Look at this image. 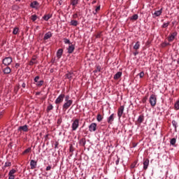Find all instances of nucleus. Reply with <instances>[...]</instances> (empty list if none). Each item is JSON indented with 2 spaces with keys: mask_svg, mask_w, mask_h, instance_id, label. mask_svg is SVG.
I'll return each instance as SVG.
<instances>
[{
  "mask_svg": "<svg viewBox=\"0 0 179 179\" xmlns=\"http://www.w3.org/2000/svg\"><path fill=\"white\" fill-rule=\"evenodd\" d=\"M176 37H177V31L173 32V33L168 37V41H169V43H171V41H174V38H176Z\"/></svg>",
  "mask_w": 179,
  "mask_h": 179,
  "instance_id": "9",
  "label": "nucleus"
},
{
  "mask_svg": "<svg viewBox=\"0 0 179 179\" xmlns=\"http://www.w3.org/2000/svg\"><path fill=\"white\" fill-rule=\"evenodd\" d=\"M64 44H71V41L66 38H64Z\"/></svg>",
  "mask_w": 179,
  "mask_h": 179,
  "instance_id": "37",
  "label": "nucleus"
},
{
  "mask_svg": "<svg viewBox=\"0 0 179 179\" xmlns=\"http://www.w3.org/2000/svg\"><path fill=\"white\" fill-rule=\"evenodd\" d=\"M51 37H52V34H51L50 31L47 32L46 34H45L43 40H48V38H51Z\"/></svg>",
  "mask_w": 179,
  "mask_h": 179,
  "instance_id": "20",
  "label": "nucleus"
},
{
  "mask_svg": "<svg viewBox=\"0 0 179 179\" xmlns=\"http://www.w3.org/2000/svg\"><path fill=\"white\" fill-rule=\"evenodd\" d=\"M50 73H52V72H54V69H51L50 70Z\"/></svg>",
  "mask_w": 179,
  "mask_h": 179,
  "instance_id": "55",
  "label": "nucleus"
},
{
  "mask_svg": "<svg viewBox=\"0 0 179 179\" xmlns=\"http://www.w3.org/2000/svg\"><path fill=\"white\" fill-rule=\"evenodd\" d=\"M100 71H101V66H96V69L94 70V72L95 73H96V72H100Z\"/></svg>",
  "mask_w": 179,
  "mask_h": 179,
  "instance_id": "39",
  "label": "nucleus"
},
{
  "mask_svg": "<svg viewBox=\"0 0 179 179\" xmlns=\"http://www.w3.org/2000/svg\"><path fill=\"white\" fill-rule=\"evenodd\" d=\"M2 117V112H0V118Z\"/></svg>",
  "mask_w": 179,
  "mask_h": 179,
  "instance_id": "58",
  "label": "nucleus"
},
{
  "mask_svg": "<svg viewBox=\"0 0 179 179\" xmlns=\"http://www.w3.org/2000/svg\"><path fill=\"white\" fill-rule=\"evenodd\" d=\"M57 124H61V119H59V120H57Z\"/></svg>",
  "mask_w": 179,
  "mask_h": 179,
  "instance_id": "56",
  "label": "nucleus"
},
{
  "mask_svg": "<svg viewBox=\"0 0 179 179\" xmlns=\"http://www.w3.org/2000/svg\"><path fill=\"white\" fill-rule=\"evenodd\" d=\"M87 1H89V0H87Z\"/></svg>",
  "mask_w": 179,
  "mask_h": 179,
  "instance_id": "61",
  "label": "nucleus"
},
{
  "mask_svg": "<svg viewBox=\"0 0 179 179\" xmlns=\"http://www.w3.org/2000/svg\"><path fill=\"white\" fill-rule=\"evenodd\" d=\"M92 5H94V3H96V0H94L92 2Z\"/></svg>",
  "mask_w": 179,
  "mask_h": 179,
  "instance_id": "57",
  "label": "nucleus"
},
{
  "mask_svg": "<svg viewBox=\"0 0 179 179\" xmlns=\"http://www.w3.org/2000/svg\"><path fill=\"white\" fill-rule=\"evenodd\" d=\"M169 22H164V23L162 24L163 29H166V27H169Z\"/></svg>",
  "mask_w": 179,
  "mask_h": 179,
  "instance_id": "44",
  "label": "nucleus"
},
{
  "mask_svg": "<svg viewBox=\"0 0 179 179\" xmlns=\"http://www.w3.org/2000/svg\"><path fill=\"white\" fill-rule=\"evenodd\" d=\"M31 19L32 22H36V20H37V15H31Z\"/></svg>",
  "mask_w": 179,
  "mask_h": 179,
  "instance_id": "40",
  "label": "nucleus"
},
{
  "mask_svg": "<svg viewBox=\"0 0 179 179\" xmlns=\"http://www.w3.org/2000/svg\"><path fill=\"white\" fill-rule=\"evenodd\" d=\"M30 8H32V9H35L36 10H38L40 9V3L37 1H34L30 3Z\"/></svg>",
  "mask_w": 179,
  "mask_h": 179,
  "instance_id": "3",
  "label": "nucleus"
},
{
  "mask_svg": "<svg viewBox=\"0 0 179 179\" xmlns=\"http://www.w3.org/2000/svg\"><path fill=\"white\" fill-rule=\"evenodd\" d=\"M69 54H72L75 51V45L71 44L67 48Z\"/></svg>",
  "mask_w": 179,
  "mask_h": 179,
  "instance_id": "14",
  "label": "nucleus"
},
{
  "mask_svg": "<svg viewBox=\"0 0 179 179\" xmlns=\"http://www.w3.org/2000/svg\"><path fill=\"white\" fill-rule=\"evenodd\" d=\"M51 170V166H48L46 167V171H50Z\"/></svg>",
  "mask_w": 179,
  "mask_h": 179,
  "instance_id": "53",
  "label": "nucleus"
},
{
  "mask_svg": "<svg viewBox=\"0 0 179 179\" xmlns=\"http://www.w3.org/2000/svg\"><path fill=\"white\" fill-rule=\"evenodd\" d=\"M122 76V72L121 71H118L117 73H116L114 76H113V79L115 80H117V79H120V78H121Z\"/></svg>",
  "mask_w": 179,
  "mask_h": 179,
  "instance_id": "15",
  "label": "nucleus"
},
{
  "mask_svg": "<svg viewBox=\"0 0 179 179\" xmlns=\"http://www.w3.org/2000/svg\"><path fill=\"white\" fill-rule=\"evenodd\" d=\"M88 128H89L90 132H96L97 129V124L92 122L89 125Z\"/></svg>",
  "mask_w": 179,
  "mask_h": 179,
  "instance_id": "7",
  "label": "nucleus"
},
{
  "mask_svg": "<svg viewBox=\"0 0 179 179\" xmlns=\"http://www.w3.org/2000/svg\"><path fill=\"white\" fill-rule=\"evenodd\" d=\"M78 3H79V0H71V5H72L73 8H76Z\"/></svg>",
  "mask_w": 179,
  "mask_h": 179,
  "instance_id": "22",
  "label": "nucleus"
},
{
  "mask_svg": "<svg viewBox=\"0 0 179 179\" xmlns=\"http://www.w3.org/2000/svg\"><path fill=\"white\" fill-rule=\"evenodd\" d=\"M166 45H169V43L166 42H164L162 44V47H166Z\"/></svg>",
  "mask_w": 179,
  "mask_h": 179,
  "instance_id": "50",
  "label": "nucleus"
},
{
  "mask_svg": "<svg viewBox=\"0 0 179 179\" xmlns=\"http://www.w3.org/2000/svg\"><path fill=\"white\" fill-rule=\"evenodd\" d=\"M74 76H75V74H73V73L72 72H69L67 74H66V78L69 79V80H72Z\"/></svg>",
  "mask_w": 179,
  "mask_h": 179,
  "instance_id": "18",
  "label": "nucleus"
},
{
  "mask_svg": "<svg viewBox=\"0 0 179 179\" xmlns=\"http://www.w3.org/2000/svg\"><path fill=\"white\" fill-rule=\"evenodd\" d=\"M100 8H101V6L99 5L98 6H96V9H95V11L93 12V14L94 15H96L97 13L99 12V10H100Z\"/></svg>",
  "mask_w": 179,
  "mask_h": 179,
  "instance_id": "34",
  "label": "nucleus"
},
{
  "mask_svg": "<svg viewBox=\"0 0 179 179\" xmlns=\"http://www.w3.org/2000/svg\"><path fill=\"white\" fill-rule=\"evenodd\" d=\"M22 87H23V89H24L26 87V83H23L22 84Z\"/></svg>",
  "mask_w": 179,
  "mask_h": 179,
  "instance_id": "54",
  "label": "nucleus"
},
{
  "mask_svg": "<svg viewBox=\"0 0 179 179\" xmlns=\"http://www.w3.org/2000/svg\"><path fill=\"white\" fill-rule=\"evenodd\" d=\"M38 79H40V77L37 76L34 78V80L36 83H37L38 82Z\"/></svg>",
  "mask_w": 179,
  "mask_h": 179,
  "instance_id": "45",
  "label": "nucleus"
},
{
  "mask_svg": "<svg viewBox=\"0 0 179 179\" xmlns=\"http://www.w3.org/2000/svg\"><path fill=\"white\" fill-rule=\"evenodd\" d=\"M18 131H23V132H27V131H29V126H27V124L20 126L18 128Z\"/></svg>",
  "mask_w": 179,
  "mask_h": 179,
  "instance_id": "12",
  "label": "nucleus"
},
{
  "mask_svg": "<svg viewBox=\"0 0 179 179\" xmlns=\"http://www.w3.org/2000/svg\"><path fill=\"white\" fill-rule=\"evenodd\" d=\"M79 128V119H75L71 124L72 131H76Z\"/></svg>",
  "mask_w": 179,
  "mask_h": 179,
  "instance_id": "2",
  "label": "nucleus"
},
{
  "mask_svg": "<svg viewBox=\"0 0 179 179\" xmlns=\"http://www.w3.org/2000/svg\"><path fill=\"white\" fill-rule=\"evenodd\" d=\"M64 99H65V94H60L55 101V104H61L64 101Z\"/></svg>",
  "mask_w": 179,
  "mask_h": 179,
  "instance_id": "5",
  "label": "nucleus"
},
{
  "mask_svg": "<svg viewBox=\"0 0 179 179\" xmlns=\"http://www.w3.org/2000/svg\"><path fill=\"white\" fill-rule=\"evenodd\" d=\"M115 164L116 166H118L120 164V157H117V160L115 161Z\"/></svg>",
  "mask_w": 179,
  "mask_h": 179,
  "instance_id": "46",
  "label": "nucleus"
},
{
  "mask_svg": "<svg viewBox=\"0 0 179 179\" xmlns=\"http://www.w3.org/2000/svg\"><path fill=\"white\" fill-rule=\"evenodd\" d=\"M12 10H17L19 9V6H17V5H13L11 7Z\"/></svg>",
  "mask_w": 179,
  "mask_h": 179,
  "instance_id": "38",
  "label": "nucleus"
},
{
  "mask_svg": "<svg viewBox=\"0 0 179 179\" xmlns=\"http://www.w3.org/2000/svg\"><path fill=\"white\" fill-rule=\"evenodd\" d=\"M10 166H12V163L10 162H6L3 166V169H6V167H10Z\"/></svg>",
  "mask_w": 179,
  "mask_h": 179,
  "instance_id": "27",
  "label": "nucleus"
},
{
  "mask_svg": "<svg viewBox=\"0 0 179 179\" xmlns=\"http://www.w3.org/2000/svg\"><path fill=\"white\" fill-rule=\"evenodd\" d=\"M146 101V99L143 100V103H145Z\"/></svg>",
  "mask_w": 179,
  "mask_h": 179,
  "instance_id": "59",
  "label": "nucleus"
},
{
  "mask_svg": "<svg viewBox=\"0 0 179 179\" xmlns=\"http://www.w3.org/2000/svg\"><path fill=\"white\" fill-rule=\"evenodd\" d=\"M138 122H139L140 124H142V122H143V115L138 116Z\"/></svg>",
  "mask_w": 179,
  "mask_h": 179,
  "instance_id": "32",
  "label": "nucleus"
},
{
  "mask_svg": "<svg viewBox=\"0 0 179 179\" xmlns=\"http://www.w3.org/2000/svg\"><path fill=\"white\" fill-rule=\"evenodd\" d=\"M64 52V50L62 49H59L57 52V58H58V59H59L61 58V57H62V54Z\"/></svg>",
  "mask_w": 179,
  "mask_h": 179,
  "instance_id": "19",
  "label": "nucleus"
},
{
  "mask_svg": "<svg viewBox=\"0 0 179 179\" xmlns=\"http://www.w3.org/2000/svg\"><path fill=\"white\" fill-rule=\"evenodd\" d=\"M140 47H141V43H139V41H137L136 43V44L134 45V50H139Z\"/></svg>",
  "mask_w": 179,
  "mask_h": 179,
  "instance_id": "25",
  "label": "nucleus"
},
{
  "mask_svg": "<svg viewBox=\"0 0 179 179\" xmlns=\"http://www.w3.org/2000/svg\"><path fill=\"white\" fill-rule=\"evenodd\" d=\"M138 76H140V78H143V76H145V73H143V71H141Z\"/></svg>",
  "mask_w": 179,
  "mask_h": 179,
  "instance_id": "48",
  "label": "nucleus"
},
{
  "mask_svg": "<svg viewBox=\"0 0 179 179\" xmlns=\"http://www.w3.org/2000/svg\"><path fill=\"white\" fill-rule=\"evenodd\" d=\"M114 122V113H112L107 119L108 124H113Z\"/></svg>",
  "mask_w": 179,
  "mask_h": 179,
  "instance_id": "16",
  "label": "nucleus"
},
{
  "mask_svg": "<svg viewBox=\"0 0 179 179\" xmlns=\"http://www.w3.org/2000/svg\"><path fill=\"white\" fill-rule=\"evenodd\" d=\"M2 63L5 66H9V65L12 64V57H5L3 59Z\"/></svg>",
  "mask_w": 179,
  "mask_h": 179,
  "instance_id": "4",
  "label": "nucleus"
},
{
  "mask_svg": "<svg viewBox=\"0 0 179 179\" xmlns=\"http://www.w3.org/2000/svg\"><path fill=\"white\" fill-rule=\"evenodd\" d=\"M71 26H78V20H73L70 22Z\"/></svg>",
  "mask_w": 179,
  "mask_h": 179,
  "instance_id": "24",
  "label": "nucleus"
},
{
  "mask_svg": "<svg viewBox=\"0 0 179 179\" xmlns=\"http://www.w3.org/2000/svg\"><path fill=\"white\" fill-rule=\"evenodd\" d=\"M58 145H59V143L56 142L55 144V149H58Z\"/></svg>",
  "mask_w": 179,
  "mask_h": 179,
  "instance_id": "51",
  "label": "nucleus"
},
{
  "mask_svg": "<svg viewBox=\"0 0 179 179\" xmlns=\"http://www.w3.org/2000/svg\"><path fill=\"white\" fill-rule=\"evenodd\" d=\"M138 17H139V16L138 15V14H134V15L131 17V20H138Z\"/></svg>",
  "mask_w": 179,
  "mask_h": 179,
  "instance_id": "33",
  "label": "nucleus"
},
{
  "mask_svg": "<svg viewBox=\"0 0 179 179\" xmlns=\"http://www.w3.org/2000/svg\"><path fill=\"white\" fill-rule=\"evenodd\" d=\"M3 72L5 75H9V73L12 72V69H10V67L6 66V67L3 69Z\"/></svg>",
  "mask_w": 179,
  "mask_h": 179,
  "instance_id": "13",
  "label": "nucleus"
},
{
  "mask_svg": "<svg viewBox=\"0 0 179 179\" xmlns=\"http://www.w3.org/2000/svg\"><path fill=\"white\" fill-rule=\"evenodd\" d=\"M51 17H52V15H50V14H48V15H44V16L43 17V19L44 20H45V22H48V20H50V19H51Z\"/></svg>",
  "mask_w": 179,
  "mask_h": 179,
  "instance_id": "23",
  "label": "nucleus"
},
{
  "mask_svg": "<svg viewBox=\"0 0 179 179\" xmlns=\"http://www.w3.org/2000/svg\"><path fill=\"white\" fill-rule=\"evenodd\" d=\"M176 142H177V140L173 138L171 139L170 144L172 145V146H174Z\"/></svg>",
  "mask_w": 179,
  "mask_h": 179,
  "instance_id": "31",
  "label": "nucleus"
},
{
  "mask_svg": "<svg viewBox=\"0 0 179 179\" xmlns=\"http://www.w3.org/2000/svg\"><path fill=\"white\" fill-rule=\"evenodd\" d=\"M162 13H163V8H161L160 10H156L155 13H154V15L156 17H159L162 15Z\"/></svg>",
  "mask_w": 179,
  "mask_h": 179,
  "instance_id": "21",
  "label": "nucleus"
},
{
  "mask_svg": "<svg viewBox=\"0 0 179 179\" xmlns=\"http://www.w3.org/2000/svg\"><path fill=\"white\" fill-rule=\"evenodd\" d=\"M80 143H82L83 145L85 146V145H86V140L85 138L80 139Z\"/></svg>",
  "mask_w": 179,
  "mask_h": 179,
  "instance_id": "41",
  "label": "nucleus"
},
{
  "mask_svg": "<svg viewBox=\"0 0 179 179\" xmlns=\"http://www.w3.org/2000/svg\"><path fill=\"white\" fill-rule=\"evenodd\" d=\"M174 109L176 110H179V100L176 101V102L174 103Z\"/></svg>",
  "mask_w": 179,
  "mask_h": 179,
  "instance_id": "26",
  "label": "nucleus"
},
{
  "mask_svg": "<svg viewBox=\"0 0 179 179\" xmlns=\"http://www.w3.org/2000/svg\"><path fill=\"white\" fill-rule=\"evenodd\" d=\"M15 1H20V0H15Z\"/></svg>",
  "mask_w": 179,
  "mask_h": 179,
  "instance_id": "60",
  "label": "nucleus"
},
{
  "mask_svg": "<svg viewBox=\"0 0 179 179\" xmlns=\"http://www.w3.org/2000/svg\"><path fill=\"white\" fill-rule=\"evenodd\" d=\"M172 125L175 129H177L178 123L176 120H172Z\"/></svg>",
  "mask_w": 179,
  "mask_h": 179,
  "instance_id": "36",
  "label": "nucleus"
},
{
  "mask_svg": "<svg viewBox=\"0 0 179 179\" xmlns=\"http://www.w3.org/2000/svg\"><path fill=\"white\" fill-rule=\"evenodd\" d=\"M101 37V32H99L96 35V38H100Z\"/></svg>",
  "mask_w": 179,
  "mask_h": 179,
  "instance_id": "47",
  "label": "nucleus"
},
{
  "mask_svg": "<svg viewBox=\"0 0 179 179\" xmlns=\"http://www.w3.org/2000/svg\"><path fill=\"white\" fill-rule=\"evenodd\" d=\"M17 33H19V27H16L13 30V34L16 35Z\"/></svg>",
  "mask_w": 179,
  "mask_h": 179,
  "instance_id": "29",
  "label": "nucleus"
},
{
  "mask_svg": "<svg viewBox=\"0 0 179 179\" xmlns=\"http://www.w3.org/2000/svg\"><path fill=\"white\" fill-rule=\"evenodd\" d=\"M31 170H34L36 167H37V161H34V159H31L30 161Z\"/></svg>",
  "mask_w": 179,
  "mask_h": 179,
  "instance_id": "11",
  "label": "nucleus"
},
{
  "mask_svg": "<svg viewBox=\"0 0 179 179\" xmlns=\"http://www.w3.org/2000/svg\"><path fill=\"white\" fill-rule=\"evenodd\" d=\"M16 173V169H13L8 173V179H15V173Z\"/></svg>",
  "mask_w": 179,
  "mask_h": 179,
  "instance_id": "10",
  "label": "nucleus"
},
{
  "mask_svg": "<svg viewBox=\"0 0 179 179\" xmlns=\"http://www.w3.org/2000/svg\"><path fill=\"white\" fill-rule=\"evenodd\" d=\"M148 167H149V159H146L143 162V170H148Z\"/></svg>",
  "mask_w": 179,
  "mask_h": 179,
  "instance_id": "17",
  "label": "nucleus"
},
{
  "mask_svg": "<svg viewBox=\"0 0 179 179\" xmlns=\"http://www.w3.org/2000/svg\"><path fill=\"white\" fill-rule=\"evenodd\" d=\"M64 99H65V101H73L72 99H70L69 95H66V96L64 95Z\"/></svg>",
  "mask_w": 179,
  "mask_h": 179,
  "instance_id": "43",
  "label": "nucleus"
},
{
  "mask_svg": "<svg viewBox=\"0 0 179 179\" xmlns=\"http://www.w3.org/2000/svg\"><path fill=\"white\" fill-rule=\"evenodd\" d=\"M44 84V81L43 80H40L37 82V86H43V85Z\"/></svg>",
  "mask_w": 179,
  "mask_h": 179,
  "instance_id": "42",
  "label": "nucleus"
},
{
  "mask_svg": "<svg viewBox=\"0 0 179 179\" xmlns=\"http://www.w3.org/2000/svg\"><path fill=\"white\" fill-rule=\"evenodd\" d=\"M30 152H31V148H28L22 152V155H26V153H30Z\"/></svg>",
  "mask_w": 179,
  "mask_h": 179,
  "instance_id": "35",
  "label": "nucleus"
},
{
  "mask_svg": "<svg viewBox=\"0 0 179 179\" xmlns=\"http://www.w3.org/2000/svg\"><path fill=\"white\" fill-rule=\"evenodd\" d=\"M125 109V107L124 106H121L117 110V117L119 118H121L122 117V114H124V110Z\"/></svg>",
  "mask_w": 179,
  "mask_h": 179,
  "instance_id": "8",
  "label": "nucleus"
},
{
  "mask_svg": "<svg viewBox=\"0 0 179 179\" xmlns=\"http://www.w3.org/2000/svg\"><path fill=\"white\" fill-rule=\"evenodd\" d=\"M73 103V101H65L62 106L63 110H65V111H66V110H68V108H69V107H71V106H72Z\"/></svg>",
  "mask_w": 179,
  "mask_h": 179,
  "instance_id": "6",
  "label": "nucleus"
},
{
  "mask_svg": "<svg viewBox=\"0 0 179 179\" xmlns=\"http://www.w3.org/2000/svg\"><path fill=\"white\" fill-rule=\"evenodd\" d=\"M73 19H78V14L77 13L73 14Z\"/></svg>",
  "mask_w": 179,
  "mask_h": 179,
  "instance_id": "52",
  "label": "nucleus"
},
{
  "mask_svg": "<svg viewBox=\"0 0 179 179\" xmlns=\"http://www.w3.org/2000/svg\"><path fill=\"white\" fill-rule=\"evenodd\" d=\"M157 103V97L155 94H151L150 96V104L152 107H155Z\"/></svg>",
  "mask_w": 179,
  "mask_h": 179,
  "instance_id": "1",
  "label": "nucleus"
},
{
  "mask_svg": "<svg viewBox=\"0 0 179 179\" xmlns=\"http://www.w3.org/2000/svg\"><path fill=\"white\" fill-rule=\"evenodd\" d=\"M52 108H54V106H52V104H50L49 106H48L46 110L48 113H50V111H51Z\"/></svg>",
  "mask_w": 179,
  "mask_h": 179,
  "instance_id": "30",
  "label": "nucleus"
},
{
  "mask_svg": "<svg viewBox=\"0 0 179 179\" xmlns=\"http://www.w3.org/2000/svg\"><path fill=\"white\" fill-rule=\"evenodd\" d=\"M96 120L98 121V122H101V121H103V117L101 116V115L100 114L97 115Z\"/></svg>",
  "mask_w": 179,
  "mask_h": 179,
  "instance_id": "28",
  "label": "nucleus"
},
{
  "mask_svg": "<svg viewBox=\"0 0 179 179\" xmlns=\"http://www.w3.org/2000/svg\"><path fill=\"white\" fill-rule=\"evenodd\" d=\"M135 167H136V163L134 162L131 165V169H135Z\"/></svg>",
  "mask_w": 179,
  "mask_h": 179,
  "instance_id": "49",
  "label": "nucleus"
}]
</instances>
